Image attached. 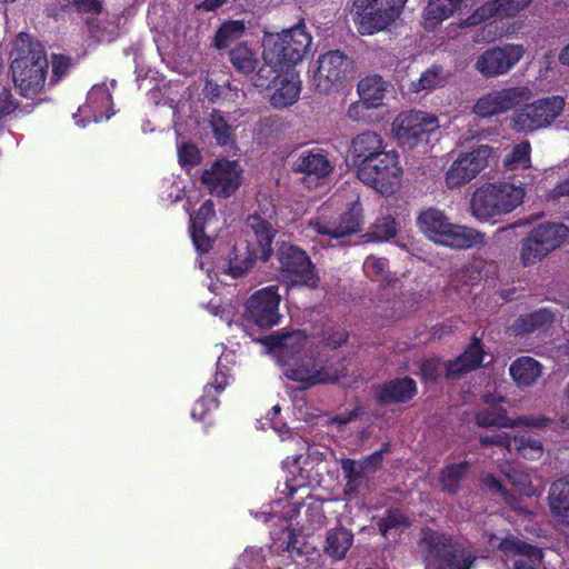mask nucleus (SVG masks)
<instances>
[{"label": "nucleus", "instance_id": "f257e3e1", "mask_svg": "<svg viewBox=\"0 0 569 569\" xmlns=\"http://www.w3.org/2000/svg\"><path fill=\"white\" fill-rule=\"evenodd\" d=\"M12 79L19 93L32 99L44 87L48 73V59L43 47L32 41L28 34L20 33L12 51Z\"/></svg>", "mask_w": 569, "mask_h": 569}, {"label": "nucleus", "instance_id": "f03ea898", "mask_svg": "<svg viewBox=\"0 0 569 569\" xmlns=\"http://www.w3.org/2000/svg\"><path fill=\"white\" fill-rule=\"evenodd\" d=\"M419 547L423 552L425 569H471L476 557L449 533L423 527Z\"/></svg>", "mask_w": 569, "mask_h": 569}, {"label": "nucleus", "instance_id": "7ed1b4c3", "mask_svg": "<svg viewBox=\"0 0 569 569\" xmlns=\"http://www.w3.org/2000/svg\"><path fill=\"white\" fill-rule=\"evenodd\" d=\"M523 198L522 187L509 182L486 183L472 193L471 213L479 221H489L513 211Z\"/></svg>", "mask_w": 569, "mask_h": 569}, {"label": "nucleus", "instance_id": "20e7f679", "mask_svg": "<svg viewBox=\"0 0 569 569\" xmlns=\"http://www.w3.org/2000/svg\"><path fill=\"white\" fill-rule=\"evenodd\" d=\"M418 226L430 239L455 249H468L485 241V234L473 228L451 223L443 211L429 208L422 211Z\"/></svg>", "mask_w": 569, "mask_h": 569}, {"label": "nucleus", "instance_id": "39448f33", "mask_svg": "<svg viewBox=\"0 0 569 569\" xmlns=\"http://www.w3.org/2000/svg\"><path fill=\"white\" fill-rule=\"evenodd\" d=\"M311 40L303 23L270 34L263 44V60L287 71L302 61Z\"/></svg>", "mask_w": 569, "mask_h": 569}, {"label": "nucleus", "instance_id": "423d86ee", "mask_svg": "<svg viewBox=\"0 0 569 569\" xmlns=\"http://www.w3.org/2000/svg\"><path fill=\"white\" fill-rule=\"evenodd\" d=\"M408 0H352L351 13L361 36L389 30L400 20Z\"/></svg>", "mask_w": 569, "mask_h": 569}, {"label": "nucleus", "instance_id": "0eeeda50", "mask_svg": "<svg viewBox=\"0 0 569 569\" xmlns=\"http://www.w3.org/2000/svg\"><path fill=\"white\" fill-rule=\"evenodd\" d=\"M565 99L551 96L526 103L515 110L510 123L517 133H531L551 126L562 113Z\"/></svg>", "mask_w": 569, "mask_h": 569}, {"label": "nucleus", "instance_id": "6e6552de", "mask_svg": "<svg viewBox=\"0 0 569 569\" xmlns=\"http://www.w3.org/2000/svg\"><path fill=\"white\" fill-rule=\"evenodd\" d=\"M401 174L399 154L393 150H387L357 170L360 181L383 196L392 194L396 191Z\"/></svg>", "mask_w": 569, "mask_h": 569}, {"label": "nucleus", "instance_id": "1a4fd4ad", "mask_svg": "<svg viewBox=\"0 0 569 569\" xmlns=\"http://www.w3.org/2000/svg\"><path fill=\"white\" fill-rule=\"evenodd\" d=\"M276 258L282 276L292 283L305 286L312 290L319 287L320 277L317 267L303 249L288 242H282L278 247Z\"/></svg>", "mask_w": 569, "mask_h": 569}, {"label": "nucleus", "instance_id": "9d476101", "mask_svg": "<svg viewBox=\"0 0 569 569\" xmlns=\"http://www.w3.org/2000/svg\"><path fill=\"white\" fill-rule=\"evenodd\" d=\"M281 297L276 286L254 291L244 303L243 321L259 330H269L282 319L279 311Z\"/></svg>", "mask_w": 569, "mask_h": 569}, {"label": "nucleus", "instance_id": "9b49d317", "mask_svg": "<svg viewBox=\"0 0 569 569\" xmlns=\"http://www.w3.org/2000/svg\"><path fill=\"white\" fill-rule=\"evenodd\" d=\"M439 129L438 118L423 111L401 112L392 123V131L402 148L412 149L429 142L430 134Z\"/></svg>", "mask_w": 569, "mask_h": 569}, {"label": "nucleus", "instance_id": "f8f14e48", "mask_svg": "<svg viewBox=\"0 0 569 569\" xmlns=\"http://www.w3.org/2000/svg\"><path fill=\"white\" fill-rule=\"evenodd\" d=\"M530 98L531 91L527 86L495 89L481 96L476 101L472 111L480 118H492L518 109L517 107Z\"/></svg>", "mask_w": 569, "mask_h": 569}, {"label": "nucleus", "instance_id": "ddd939ff", "mask_svg": "<svg viewBox=\"0 0 569 569\" xmlns=\"http://www.w3.org/2000/svg\"><path fill=\"white\" fill-rule=\"evenodd\" d=\"M310 226L318 234L332 239H342L359 233L363 226V210L359 200L351 202L347 210L336 217L328 218L321 213L310 221Z\"/></svg>", "mask_w": 569, "mask_h": 569}, {"label": "nucleus", "instance_id": "4468645a", "mask_svg": "<svg viewBox=\"0 0 569 569\" xmlns=\"http://www.w3.org/2000/svg\"><path fill=\"white\" fill-rule=\"evenodd\" d=\"M492 149L480 144L469 152L460 153L446 172V184L450 189L462 187L488 167Z\"/></svg>", "mask_w": 569, "mask_h": 569}, {"label": "nucleus", "instance_id": "2eb2a0df", "mask_svg": "<svg viewBox=\"0 0 569 569\" xmlns=\"http://www.w3.org/2000/svg\"><path fill=\"white\" fill-rule=\"evenodd\" d=\"M522 44L508 43L493 47L482 52L476 60L475 68L485 78H495L508 73L523 57Z\"/></svg>", "mask_w": 569, "mask_h": 569}, {"label": "nucleus", "instance_id": "dca6fc26", "mask_svg": "<svg viewBox=\"0 0 569 569\" xmlns=\"http://www.w3.org/2000/svg\"><path fill=\"white\" fill-rule=\"evenodd\" d=\"M201 182L211 194L227 198L233 194L241 184V170L237 161L216 160L210 169L201 174Z\"/></svg>", "mask_w": 569, "mask_h": 569}, {"label": "nucleus", "instance_id": "f3484780", "mask_svg": "<svg viewBox=\"0 0 569 569\" xmlns=\"http://www.w3.org/2000/svg\"><path fill=\"white\" fill-rule=\"evenodd\" d=\"M348 57L340 50H331L318 59V68L313 74L316 90L328 93L333 86L341 83L349 68Z\"/></svg>", "mask_w": 569, "mask_h": 569}, {"label": "nucleus", "instance_id": "a211bd4d", "mask_svg": "<svg viewBox=\"0 0 569 569\" xmlns=\"http://www.w3.org/2000/svg\"><path fill=\"white\" fill-rule=\"evenodd\" d=\"M283 366L284 376L292 381L301 383L303 389L338 380V376L331 375L325 366H319L315 357L300 356L286 361Z\"/></svg>", "mask_w": 569, "mask_h": 569}, {"label": "nucleus", "instance_id": "6ab92c4d", "mask_svg": "<svg viewBox=\"0 0 569 569\" xmlns=\"http://www.w3.org/2000/svg\"><path fill=\"white\" fill-rule=\"evenodd\" d=\"M418 395V385L409 376L397 377L378 385L375 388L373 398L378 406L408 403Z\"/></svg>", "mask_w": 569, "mask_h": 569}, {"label": "nucleus", "instance_id": "aec40b11", "mask_svg": "<svg viewBox=\"0 0 569 569\" xmlns=\"http://www.w3.org/2000/svg\"><path fill=\"white\" fill-rule=\"evenodd\" d=\"M486 356L480 338L472 336L470 342L456 359L445 362V379L456 381L482 367Z\"/></svg>", "mask_w": 569, "mask_h": 569}, {"label": "nucleus", "instance_id": "412c9836", "mask_svg": "<svg viewBox=\"0 0 569 569\" xmlns=\"http://www.w3.org/2000/svg\"><path fill=\"white\" fill-rule=\"evenodd\" d=\"M386 151V142L382 136L370 130L353 137L349 147L351 161L356 170Z\"/></svg>", "mask_w": 569, "mask_h": 569}, {"label": "nucleus", "instance_id": "4be33fe9", "mask_svg": "<svg viewBox=\"0 0 569 569\" xmlns=\"http://www.w3.org/2000/svg\"><path fill=\"white\" fill-rule=\"evenodd\" d=\"M216 217L214 204L211 200L201 203L194 214H190V236L197 251L207 253L212 248V239L206 234L204 226Z\"/></svg>", "mask_w": 569, "mask_h": 569}, {"label": "nucleus", "instance_id": "5701e85b", "mask_svg": "<svg viewBox=\"0 0 569 569\" xmlns=\"http://www.w3.org/2000/svg\"><path fill=\"white\" fill-rule=\"evenodd\" d=\"M556 320V315L547 308L520 315L509 327L513 336H528L536 331H547Z\"/></svg>", "mask_w": 569, "mask_h": 569}, {"label": "nucleus", "instance_id": "b1692460", "mask_svg": "<svg viewBox=\"0 0 569 569\" xmlns=\"http://www.w3.org/2000/svg\"><path fill=\"white\" fill-rule=\"evenodd\" d=\"M500 549L505 553H513L519 557L515 560V569H536L543 558L540 548L517 538L503 539L500 543Z\"/></svg>", "mask_w": 569, "mask_h": 569}, {"label": "nucleus", "instance_id": "393cba45", "mask_svg": "<svg viewBox=\"0 0 569 569\" xmlns=\"http://www.w3.org/2000/svg\"><path fill=\"white\" fill-rule=\"evenodd\" d=\"M293 169L298 172L321 179L332 172L333 164L328 158V152L322 149H312L300 153L295 162Z\"/></svg>", "mask_w": 569, "mask_h": 569}, {"label": "nucleus", "instance_id": "a878e982", "mask_svg": "<svg viewBox=\"0 0 569 569\" xmlns=\"http://www.w3.org/2000/svg\"><path fill=\"white\" fill-rule=\"evenodd\" d=\"M531 2L532 0H493L479 8L467 19V22L469 26H475L493 16L513 17Z\"/></svg>", "mask_w": 569, "mask_h": 569}, {"label": "nucleus", "instance_id": "bb28decb", "mask_svg": "<svg viewBox=\"0 0 569 569\" xmlns=\"http://www.w3.org/2000/svg\"><path fill=\"white\" fill-rule=\"evenodd\" d=\"M247 226L253 232L259 259L268 261L272 254V242L277 234L273 224L263 219L261 216L254 213L248 217Z\"/></svg>", "mask_w": 569, "mask_h": 569}, {"label": "nucleus", "instance_id": "cd10ccee", "mask_svg": "<svg viewBox=\"0 0 569 569\" xmlns=\"http://www.w3.org/2000/svg\"><path fill=\"white\" fill-rule=\"evenodd\" d=\"M257 259L258 251L248 241L236 243L228 256L227 273L238 279L253 267Z\"/></svg>", "mask_w": 569, "mask_h": 569}, {"label": "nucleus", "instance_id": "c85d7f7f", "mask_svg": "<svg viewBox=\"0 0 569 569\" xmlns=\"http://www.w3.org/2000/svg\"><path fill=\"white\" fill-rule=\"evenodd\" d=\"M353 537L352 531L343 526L329 529L323 545L325 555L332 561L345 559L353 545Z\"/></svg>", "mask_w": 569, "mask_h": 569}, {"label": "nucleus", "instance_id": "c756f323", "mask_svg": "<svg viewBox=\"0 0 569 569\" xmlns=\"http://www.w3.org/2000/svg\"><path fill=\"white\" fill-rule=\"evenodd\" d=\"M470 0H431L425 9L423 19L426 28H436L442 20L461 13Z\"/></svg>", "mask_w": 569, "mask_h": 569}, {"label": "nucleus", "instance_id": "7c9ffc66", "mask_svg": "<svg viewBox=\"0 0 569 569\" xmlns=\"http://www.w3.org/2000/svg\"><path fill=\"white\" fill-rule=\"evenodd\" d=\"M509 373L518 387H531L541 377L542 366L535 358L522 356L510 365Z\"/></svg>", "mask_w": 569, "mask_h": 569}, {"label": "nucleus", "instance_id": "2f4dec72", "mask_svg": "<svg viewBox=\"0 0 569 569\" xmlns=\"http://www.w3.org/2000/svg\"><path fill=\"white\" fill-rule=\"evenodd\" d=\"M548 499L552 515L569 528V475L551 485Z\"/></svg>", "mask_w": 569, "mask_h": 569}, {"label": "nucleus", "instance_id": "473e14b6", "mask_svg": "<svg viewBox=\"0 0 569 569\" xmlns=\"http://www.w3.org/2000/svg\"><path fill=\"white\" fill-rule=\"evenodd\" d=\"M112 96L106 84L94 86L88 92L87 108L92 112L94 122L109 120L113 114Z\"/></svg>", "mask_w": 569, "mask_h": 569}, {"label": "nucleus", "instance_id": "72a5a7b5", "mask_svg": "<svg viewBox=\"0 0 569 569\" xmlns=\"http://www.w3.org/2000/svg\"><path fill=\"white\" fill-rule=\"evenodd\" d=\"M359 97L369 108H379L386 96L387 84L381 76L375 74L361 79L357 87Z\"/></svg>", "mask_w": 569, "mask_h": 569}, {"label": "nucleus", "instance_id": "f704fd0d", "mask_svg": "<svg viewBox=\"0 0 569 569\" xmlns=\"http://www.w3.org/2000/svg\"><path fill=\"white\" fill-rule=\"evenodd\" d=\"M469 462L461 461L445 466L439 472V483L443 492L455 496L461 489V481L469 470Z\"/></svg>", "mask_w": 569, "mask_h": 569}, {"label": "nucleus", "instance_id": "c9c22d12", "mask_svg": "<svg viewBox=\"0 0 569 569\" xmlns=\"http://www.w3.org/2000/svg\"><path fill=\"white\" fill-rule=\"evenodd\" d=\"M299 94V82L288 79L287 74H281L277 81L276 90L270 97V103L278 109L287 108L297 102Z\"/></svg>", "mask_w": 569, "mask_h": 569}, {"label": "nucleus", "instance_id": "e433bc0d", "mask_svg": "<svg viewBox=\"0 0 569 569\" xmlns=\"http://www.w3.org/2000/svg\"><path fill=\"white\" fill-rule=\"evenodd\" d=\"M531 230L542 239L546 248L551 252L558 249L569 237V228L561 222H543Z\"/></svg>", "mask_w": 569, "mask_h": 569}, {"label": "nucleus", "instance_id": "4c0bfd02", "mask_svg": "<svg viewBox=\"0 0 569 569\" xmlns=\"http://www.w3.org/2000/svg\"><path fill=\"white\" fill-rule=\"evenodd\" d=\"M551 251L546 248L542 239L530 230L527 237L522 240L520 248V260L523 266H532L540 262Z\"/></svg>", "mask_w": 569, "mask_h": 569}, {"label": "nucleus", "instance_id": "58836bf2", "mask_svg": "<svg viewBox=\"0 0 569 569\" xmlns=\"http://www.w3.org/2000/svg\"><path fill=\"white\" fill-rule=\"evenodd\" d=\"M543 447L539 439L527 435L519 433L512 436L509 449L510 455H518L525 459L535 460L542 456Z\"/></svg>", "mask_w": 569, "mask_h": 569}, {"label": "nucleus", "instance_id": "ea45409f", "mask_svg": "<svg viewBox=\"0 0 569 569\" xmlns=\"http://www.w3.org/2000/svg\"><path fill=\"white\" fill-rule=\"evenodd\" d=\"M89 34L98 41H113L119 34V18L112 21L88 16L84 20Z\"/></svg>", "mask_w": 569, "mask_h": 569}, {"label": "nucleus", "instance_id": "a19ab883", "mask_svg": "<svg viewBox=\"0 0 569 569\" xmlns=\"http://www.w3.org/2000/svg\"><path fill=\"white\" fill-rule=\"evenodd\" d=\"M229 59L233 68L243 74L252 73L259 62L256 53L246 43L233 47L229 51Z\"/></svg>", "mask_w": 569, "mask_h": 569}, {"label": "nucleus", "instance_id": "79ce46f5", "mask_svg": "<svg viewBox=\"0 0 569 569\" xmlns=\"http://www.w3.org/2000/svg\"><path fill=\"white\" fill-rule=\"evenodd\" d=\"M445 83L446 76L443 68L439 64H432L420 74L418 80L411 81L409 90L413 93H419L423 90L429 91L443 87Z\"/></svg>", "mask_w": 569, "mask_h": 569}, {"label": "nucleus", "instance_id": "37998d69", "mask_svg": "<svg viewBox=\"0 0 569 569\" xmlns=\"http://www.w3.org/2000/svg\"><path fill=\"white\" fill-rule=\"evenodd\" d=\"M411 527L410 518L399 508L386 510L385 516L377 521L381 536L387 537L391 530H402Z\"/></svg>", "mask_w": 569, "mask_h": 569}, {"label": "nucleus", "instance_id": "c03bdc74", "mask_svg": "<svg viewBox=\"0 0 569 569\" xmlns=\"http://www.w3.org/2000/svg\"><path fill=\"white\" fill-rule=\"evenodd\" d=\"M308 343V335L305 330H292L284 333L282 348V361H290L301 356Z\"/></svg>", "mask_w": 569, "mask_h": 569}, {"label": "nucleus", "instance_id": "a18cd8bd", "mask_svg": "<svg viewBox=\"0 0 569 569\" xmlns=\"http://www.w3.org/2000/svg\"><path fill=\"white\" fill-rule=\"evenodd\" d=\"M476 422L479 427L482 428H503L510 426V419L507 415V410L499 405H493L479 410L476 413Z\"/></svg>", "mask_w": 569, "mask_h": 569}, {"label": "nucleus", "instance_id": "49530a36", "mask_svg": "<svg viewBox=\"0 0 569 569\" xmlns=\"http://www.w3.org/2000/svg\"><path fill=\"white\" fill-rule=\"evenodd\" d=\"M503 167L508 170L529 169L531 167V146L529 141L515 144L503 158Z\"/></svg>", "mask_w": 569, "mask_h": 569}, {"label": "nucleus", "instance_id": "de8ad7c7", "mask_svg": "<svg viewBox=\"0 0 569 569\" xmlns=\"http://www.w3.org/2000/svg\"><path fill=\"white\" fill-rule=\"evenodd\" d=\"M396 220L391 216H386L377 221L370 227L369 231L362 236L365 241H376L382 242L388 241L396 237Z\"/></svg>", "mask_w": 569, "mask_h": 569}, {"label": "nucleus", "instance_id": "09e8293b", "mask_svg": "<svg viewBox=\"0 0 569 569\" xmlns=\"http://www.w3.org/2000/svg\"><path fill=\"white\" fill-rule=\"evenodd\" d=\"M244 32L242 21H228L221 24L213 38V46L217 49H224L233 41L238 40Z\"/></svg>", "mask_w": 569, "mask_h": 569}, {"label": "nucleus", "instance_id": "8fccbe9b", "mask_svg": "<svg viewBox=\"0 0 569 569\" xmlns=\"http://www.w3.org/2000/svg\"><path fill=\"white\" fill-rule=\"evenodd\" d=\"M210 127L219 146H227L231 142L232 127L229 124L222 111L213 110L211 112Z\"/></svg>", "mask_w": 569, "mask_h": 569}, {"label": "nucleus", "instance_id": "3c124183", "mask_svg": "<svg viewBox=\"0 0 569 569\" xmlns=\"http://www.w3.org/2000/svg\"><path fill=\"white\" fill-rule=\"evenodd\" d=\"M445 376V363L439 357L427 358L419 366V376L423 383H437Z\"/></svg>", "mask_w": 569, "mask_h": 569}, {"label": "nucleus", "instance_id": "603ef678", "mask_svg": "<svg viewBox=\"0 0 569 569\" xmlns=\"http://www.w3.org/2000/svg\"><path fill=\"white\" fill-rule=\"evenodd\" d=\"M282 71L283 70H280L278 66L264 61V64L258 69L253 78L254 87L261 89L276 87Z\"/></svg>", "mask_w": 569, "mask_h": 569}, {"label": "nucleus", "instance_id": "864d4df0", "mask_svg": "<svg viewBox=\"0 0 569 569\" xmlns=\"http://www.w3.org/2000/svg\"><path fill=\"white\" fill-rule=\"evenodd\" d=\"M388 259L376 256H368L363 262V271L372 281H381L385 279L388 268Z\"/></svg>", "mask_w": 569, "mask_h": 569}, {"label": "nucleus", "instance_id": "5fc2aeb1", "mask_svg": "<svg viewBox=\"0 0 569 569\" xmlns=\"http://www.w3.org/2000/svg\"><path fill=\"white\" fill-rule=\"evenodd\" d=\"M349 340V332L346 329L328 328L321 331L320 342L323 348L336 350L345 346Z\"/></svg>", "mask_w": 569, "mask_h": 569}, {"label": "nucleus", "instance_id": "6e6d98bb", "mask_svg": "<svg viewBox=\"0 0 569 569\" xmlns=\"http://www.w3.org/2000/svg\"><path fill=\"white\" fill-rule=\"evenodd\" d=\"M219 400L217 397L210 393H204L194 402L191 417L194 420L202 421L206 419L207 415L212 410L218 409Z\"/></svg>", "mask_w": 569, "mask_h": 569}, {"label": "nucleus", "instance_id": "4d7b16f0", "mask_svg": "<svg viewBox=\"0 0 569 569\" xmlns=\"http://www.w3.org/2000/svg\"><path fill=\"white\" fill-rule=\"evenodd\" d=\"M483 483L490 491L499 493L505 502L512 509H518L519 499L513 493L509 492L496 476L492 473L486 475L483 477Z\"/></svg>", "mask_w": 569, "mask_h": 569}, {"label": "nucleus", "instance_id": "13d9d810", "mask_svg": "<svg viewBox=\"0 0 569 569\" xmlns=\"http://www.w3.org/2000/svg\"><path fill=\"white\" fill-rule=\"evenodd\" d=\"M51 66L52 76L50 82L54 84L69 73L72 60L70 57L64 54H52Z\"/></svg>", "mask_w": 569, "mask_h": 569}, {"label": "nucleus", "instance_id": "bf43d9fd", "mask_svg": "<svg viewBox=\"0 0 569 569\" xmlns=\"http://www.w3.org/2000/svg\"><path fill=\"white\" fill-rule=\"evenodd\" d=\"M178 157L182 167H193L201 161L200 151L193 143H182L178 149Z\"/></svg>", "mask_w": 569, "mask_h": 569}, {"label": "nucleus", "instance_id": "052dcab7", "mask_svg": "<svg viewBox=\"0 0 569 569\" xmlns=\"http://www.w3.org/2000/svg\"><path fill=\"white\" fill-rule=\"evenodd\" d=\"M340 467L345 479H350L351 481L362 480L367 473L360 460L357 461L351 458H341Z\"/></svg>", "mask_w": 569, "mask_h": 569}, {"label": "nucleus", "instance_id": "680f3d73", "mask_svg": "<svg viewBox=\"0 0 569 569\" xmlns=\"http://www.w3.org/2000/svg\"><path fill=\"white\" fill-rule=\"evenodd\" d=\"M512 436L506 431H496L492 435L481 436L479 442L483 447L499 446L509 452Z\"/></svg>", "mask_w": 569, "mask_h": 569}, {"label": "nucleus", "instance_id": "e2e57ef3", "mask_svg": "<svg viewBox=\"0 0 569 569\" xmlns=\"http://www.w3.org/2000/svg\"><path fill=\"white\" fill-rule=\"evenodd\" d=\"M390 449L389 443H383V446L379 449L372 452L369 456H366L360 461L366 470V472H375L377 471L383 461V455L388 453Z\"/></svg>", "mask_w": 569, "mask_h": 569}, {"label": "nucleus", "instance_id": "0e129e2a", "mask_svg": "<svg viewBox=\"0 0 569 569\" xmlns=\"http://www.w3.org/2000/svg\"><path fill=\"white\" fill-rule=\"evenodd\" d=\"M19 107V102L13 98L9 88L3 87L0 90V120L13 113Z\"/></svg>", "mask_w": 569, "mask_h": 569}, {"label": "nucleus", "instance_id": "69168bd1", "mask_svg": "<svg viewBox=\"0 0 569 569\" xmlns=\"http://www.w3.org/2000/svg\"><path fill=\"white\" fill-rule=\"evenodd\" d=\"M284 333L286 332H273L263 337L258 338L257 340L266 346L270 351H274L279 355V357H282V348H283V341H284Z\"/></svg>", "mask_w": 569, "mask_h": 569}, {"label": "nucleus", "instance_id": "338daca9", "mask_svg": "<svg viewBox=\"0 0 569 569\" xmlns=\"http://www.w3.org/2000/svg\"><path fill=\"white\" fill-rule=\"evenodd\" d=\"M229 383V377L221 371H217L211 382L207 383L203 388L204 393L213 395L218 398Z\"/></svg>", "mask_w": 569, "mask_h": 569}, {"label": "nucleus", "instance_id": "774afa93", "mask_svg": "<svg viewBox=\"0 0 569 569\" xmlns=\"http://www.w3.org/2000/svg\"><path fill=\"white\" fill-rule=\"evenodd\" d=\"M370 109L366 101L360 98L359 101L349 106L347 114L353 121H366L369 118L367 111Z\"/></svg>", "mask_w": 569, "mask_h": 569}]
</instances>
